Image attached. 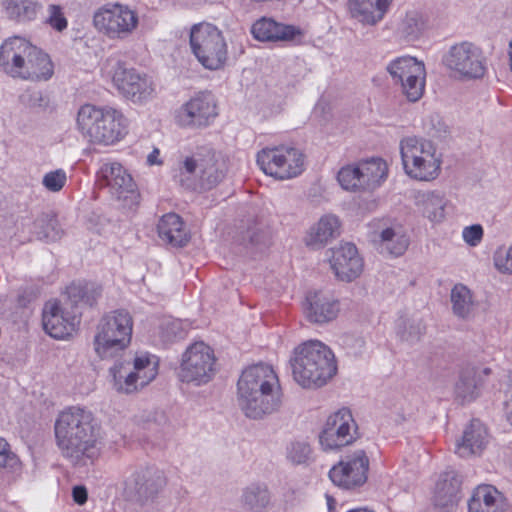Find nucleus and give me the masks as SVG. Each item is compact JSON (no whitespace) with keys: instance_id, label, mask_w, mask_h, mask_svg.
<instances>
[{"instance_id":"1","label":"nucleus","mask_w":512,"mask_h":512,"mask_svg":"<svg viewBox=\"0 0 512 512\" xmlns=\"http://www.w3.org/2000/svg\"><path fill=\"white\" fill-rule=\"evenodd\" d=\"M56 446L74 466L92 463L100 453L99 431L91 411L72 406L62 411L54 424Z\"/></svg>"},{"instance_id":"2","label":"nucleus","mask_w":512,"mask_h":512,"mask_svg":"<svg viewBox=\"0 0 512 512\" xmlns=\"http://www.w3.org/2000/svg\"><path fill=\"white\" fill-rule=\"evenodd\" d=\"M102 294V287L93 282L79 281L66 289L67 301L73 311L61 308L57 301H48L43 309V328L55 339L70 336L80 322L78 308L93 306Z\"/></svg>"},{"instance_id":"3","label":"nucleus","mask_w":512,"mask_h":512,"mask_svg":"<svg viewBox=\"0 0 512 512\" xmlns=\"http://www.w3.org/2000/svg\"><path fill=\"white\" fill-rule=\"evenodd\" d=\"M289 363L295 382L307 389L326 385L337 372L334 353L319 340H308L295 347Z\"/></svg>"},{"instance_id":"4","label":"nucleus","mask_w":512,"mask_h":512,"mask_svg":"<svg viewBox=\"0 0 512 512\" xmlns=\"http://www.w3.org/2000/svg\"><path fill=\"white\" fill-rule=\"evenodd\" d=\"M76 126L90 143L104 146L121 141L128 133V119L110 106L82 105L77 112Z\"/></svg>"},{"instance_id":"5","label":"nucleus","mask_w":512,"mask_h":512,"mask_svg":"<svg viewBox=\"0 0 512 512\" xmlns=\"http://www.w3.org/2000/svg\"><path fill=\"white\" fill-rule=\"evenodd\" d=\"M223 159L210 147H199L178 162L174 180L189 190H209L225 177Z\"/></svg>"},{"instance_id":"6","label":"nucleus","mask_w":512,"mask_h":512,"mask_svg":"<svg viewBox=\"0 0 512 512\" xmlns=\"http://www.w3.org/2000/svg\"><path fill=\"white\" fill-rule=\"evenodd\" d=\"M133 320L123 309L105 314L94 336V350L101 359H111L124 351L131 341Z\"/></svg>"},{"instance_id":"7","label":"nucleus","mask_w":512,"mask_h":512,"mask_svg":"<svg viewBox=\"0 0 512 512\" xmlns=\"http://www.w3.org/2000/svg\"><path fill=\"white\" fill-rule=\"evenodd\" d=\"M400 154L405 173L412 179L432 181L441 169V155L432 141L406 137L400 141Z\"/></svg>"},{"instance_id":"8","label":"nucleus","mask_w":512,"mask_h":512,"mask_svg":"<svg viewBox=\"0 0 512 512\" xmlns=\"http://www.w3.org/2000/svg\"><path fill=\"white\" fill-rule=\"evenodd\" d=\"M190 47L201 65L209 70L221 69L228 58L227 43L222 31L207 22L190 29Z\"/></svg>"},{"instance_id":"9","label":"nucleus","mask_w":512,"mask_h":512,"mask_svg":"<svg viewBox=\"0 0 512 512\" xmlns=\"http://www.w3.org/2000/svg\"><path fill=\"white\" fill-rule=\"evenodd\" d=\"M103 69L118 91L132 102L141 103L153 96L155 88L151 79L133 68L128 69L119 59L108 58Z\"/></svg>"},{"instance_id":"10","label":"nucleus","mask_w":512,"mask_h":512,"mask_svg":"<svg viewBox=\"0 0 512 512\" xmlns=\"http://www.w3.org/2000/svg\"><path fill=\"white\" fill-rule=\"evenodd\" d=\"M257 164L267 175L280 180L290 179L303 172L304 155L295 147H267L258 152Z\"/></svg>"},{"instance_id":"11","label":"nucleus","mask_w":512,"mask_h":512,"mask_svg":"<svg viewBox=\"0 0 512 512\" xmlns=\"http://www.w3.org/2000/svg\"><path fill=\"white\" fill-rule=\"evenodd\" d=\"M213 349L203 341L191 344L182 355L179 378L196 386L207 384L216 372Z\"/></svg>"},{"instance_id":"12","label":"nucleus","mask_w":512,"mask_h":512,"mask_svg":"<svg viewBox=\"0 0 512 512\" xmlns=\"http://www.w3.org/2000/svg\"><path fill=\"white\" fill-rule=\"evenodd\" d=\"M394 84H400L403 94L411 102L418 101L424 92L426 71L424 64L411 56L392 60L386 67Z\"/></svg>"},{"instance_id":"13","label":"nucleus","mask_w":512,"mask_h":512,"mask_svg":"<svg viewBox=\"0 0 512 512\" xmlns=\"http://www.w3.org/2000/svg\"><path fill=\"white\" fill-rule=\"evenodd\" d=\"M93 22L97 30L110 39H125L138 26V15L128 6L106 5L95 12Z\"/></svg>"},{"instance_id":"14","label":"nucleus","mask_w":512,"mask_h":512,"mask_svg":"<svg viewBox=\"0 0 512 512\" xmlns=\"http://www.w3.org/2000/svg\"><path fill=\"white\" fill-rule=\"evenodd\" d=\"M166 485L164 473L154 467L140 469L124 482L123 496L126 500L146 505L154 501Z\"/></svg>"},{"instance_id":"15","label":"nucleus","mask_w":512,"mask_h":512,"mask_svg":"<svg viewBox=\"0 0 512 512\" xmlns=\"http://www.w3.org/2000/svg\"><path fill=\"white\" fill-rule=\"evenodd\" d=\"M357 424L348 408L330 415L319 435L320 445L325 451L337 450L352 444L357 437Z\"/></svg>"},{"instance_id":"16","label":"nucleus","mask_w":512,"mask_h":512,"mask_svg":"<svg viewBox=\"0 0 512 512\" xmlns=\"http://www.w3.org/2000/svg\"><path fill=\"white\" fill-rule=\"evenodd\" d=\"M369 465L366 452L358 449L347 454L334 465L329 471V478L343 489H354L366 483Z\"/></svg>"},{"instance_id":"17","label":"nucleus","mask_w":512,"mask_h":512,"mask_svg":"<svg viewBox=\"0 0 512 512\" xmlns=\"http://www.w3.org/2000/svg\"><path fill=\"white\" fill-rule=\"evenodd\" d=\"M35 45L20 36L10 37L0 46V67L13 78L35 75L34 66L27 61L24 64L23 57H29L35 53Z\"/></svg>"},{"instance_id":"18","label":"nucleus","mask_w":512,"mask_h":512,"mask_svg":"<svg viewBox=\"0 0 512 512\" xmlns=\"http://www.w3.org/2000/svg\"><path fill=\"white\" fill-rule=\"evenodd\" d=\"M217 105L210 92H200L175 113L176 123L184 128H204L217 117Z\"/></svg>"},{"instance_id":"19","label":"nucleus","mask_w":512,"mask_h":512,"mask_svg":"<svg viewBox=\"0 0 512 512\" xmlns=\"http://www.w3.org/2000/svg\"><path fill=\"white\" fill-rule=\"evenodd\" d=\"M444 62L450 70L465 78H481L486 71L481 50L470 42H461L452 46Z\"/></svg>"},{"instance_id":"20","label":"nucleus","mask_w":512,"mask_h":512,"mask_svg":"<svg viewBox=\"0 0 512 512\" xmlns=\"http://www.w3.org/2000/svg\"><path fill=\"white\" fill-rule=\"evenodd\" d=\"M282 392L277 374L272 366L258 363L246 368L237 383V393L256 391Z\"/></svg>"},{"instance_id":"21","label":"nucleus","mask_w":512,"mask_h":512,"mask_svg":"<svg viewBox=\"0 0 512 512\" xmlns=\"http://www.w3.org/2000/svg\"><path fill=\"white\" fill-rule=\"evenodd\" d=\"M99 174L101 183L109 188L115 199L124 202L134 201L137 196L135 183L121 164L105 163Z\"/></svg>"},{"instance_id":"22","label":"nucleus","mask_w":512,"mask_h":512,"mask_svg":"<svg viewBox=\"0 0 512 512\" xmlns=\"http://www.w3.org/2000/svg\"><path fill=\"white\" fill-rule=\"evenodd\" d=\"M238 405L246 417L263 419L278 411L282 405V392L256 391V393H237Z\"/></svg>"},{"instance_id":"23","label":"nucleus","mask_w":512,"mask_h":512,"mask_svg":"<svg viewBox=\"0 0 512 512\" xmlns=\"http://www.w3.org/2000/svg\"><path fill=\"white\" fill-rule=\"evenodd\" d=\"M331 252L330 266L338 279L352 281L361 274L363 261L354 244H341Z\"/></svg>"},{"instance_id":"24","label":"nucleus","mask_w":512,"mask_h":512,"mask_svg":"<svg viewBox=\"0 0 512 512\" xmlns=\"http://www.w3.org/2000/svg\"><path fill=\"white\" fill-rule=\"evenodd\" d=\"M462 498L461 480L454 471H448L440 475L433 496L436 508L441 512H451Z\"/></svg>"},{"instance_id":"25","label":"nucleus","mask_w":512,"mask_h":512,"mask_svg":"<svg viewBox=\"0 0 512 512\" xmlns=\"http://www.w3.org/2000/svg\"><path fill=\"white\" fill-rule=\"evenodd\" d=\"M340 310L338 300L322 292H310L304 303L306 318L316 324H324L334 320Z\"/></svg>"},{"instance_id":"26","label":"nucleus","mask_w":512,"mask_h":512,"mask_svg":"<svg viewBox=\"0 0 512 512\" xmlns=\"http://www.w3.org/2000/svg\"><path fill=\"white\" fill-rule=\"evenodd\" d=\"M251 34L262 42L291 41L301 34L293 25H285L272 18L262 17L251 26Z\"/></svg>"},{"instance_id":"27","label":"nucleus","mask_w":512,"mask_h":512,"mask_svg":"<svg viewBox=\"0 0 512 512\" xmlns=\"http://www.w3.org/2000/svg\"><path fill=\"white\" fill-rule=\"evenodd\" d=\"M488 443V433L484 424L473 419L465 428L461 440L457 441L455 452L462 458L479 455Z\"/></svg>"},{"instance_id":"28","label":"nucleus","mask_w":512,"mask_h":512,"mask_svg":"<svg viewBox=\"0 0 512 512\" xmlns=\"http://www.w3.org/2000/svg\"><path fill=\"white\" fill-rule=\"evenodd\" d=\"M392 0H350L349 7L353 18L365 25H376L387 14Z\"/></svg>"},{"instance_id":"29","label":"nucleus","mask_w":512,"mask_h":512,"mask_svg":"<svg viewBox=\"0 0 512 512\" xmlns=\"http://www.w3.org/2000/svg\"><path fill=\"white\" fill-rule=\"evenodd\" d=\"M340 234V221L335 215L322 216L305 237V243L312 249H320Z\"/></svg>"},{"instance_id":"30","label":"nucleus","mask_w":512,"mask_h":512,"mask_svg":"<svg viewBox=\"0 0 512 512\" xmlns=\"http://www.w3.org/2000/svg\"><path fill=\"white\" fill-rule=\"evenodd\" d=\"M501 493L490 485L478 486L468 501V512H503Z\"/></svg>"},{"instance_id":"31","label":"nucleus","mask_w":512,"mask_h":512,"mask_svg":"<svg viewBox=\"0 0 512 512\" xmlns=\"http://www.w3.org/2000/svg\"><path fill=\"white\" fill-rule=\"evenodd\" d=\"M159 238L171 246L182 247L189 241V235L180 216L168 213L162 216L158 226Z\"/></svg>"},{"instance_id":"32","label":"nucleus","mask_w":512,"mask_h":512,"mask_svg":"<svg viewBox=\"0 0 512 512\" xmlns=\"http://www.w3.org/2000/svg\"><path fill=\"white\" fill-rule=\"evenodd\" d=\"M6 17L17 24H29L37 19L42 8L39 0H2Z\"/></svg>"},{"instance_id":"33","label":"nucleus","mask_w":512,"mask_h":512,"mask_svg":"<svg viewBox=\"0 0 512 512\" xmlns=\"http://www.w3.org/2000/svg\"><path fill=\"white\" fill-rule=\"evenodd\" d=\"M408 244V238L400 225L387 227L379 233L378 250L382 254L401 256L406 251Z\"/></svg>"},{"instance_id":"34","label":"nucleus","mask_w":512,"mask_h":512,"mask_svg":"<svg viewBox=\"0 0 512 512\" xmlns=\"http://www.w3.org/2000/svg\"><path fill=\"white\" fill-rule=\"evenodd\" d=\"M480 374L475 368L462 370L455 385L456 399L461 403H469L479 395Z\"/></svg>"},{"instance_id":"35","label":"nucleus","mask_w":512,"mask_h":512,"mask_svg":"<svg viewBox=\"0 0 512 512\" xmlns=\"http://www.w3.org/2000/svg\"><path fill=\"white\" fill-rule=\"evenodd\" d=\"M117 391L130 394L141 388L131 362H117L110 368Z\"/></svg>"},{"instance_id":"36","label":"nucleus","mask_w":512,"mask_h":512,"mask_svg":"<svg viewBox=\"0 0 512 512\" xmlns=\"http://www.w3.org/2000/svg\"><path fill=\"white\" fill-rule=\"evenodd\" d=\"M31 233L36 239L49 242L59 240L64 231L55 215L45 213L35 219Z\"/></svg>"},{"instance_id":"37","label":"nucleus","mask_w":512,"mask_h":512,"mask_svg":"<svg viewBox=\"0 0 512 512\" xmlns=\"http://www.w3.org/2000/svg\"><path fill=\"white\" fill-rule=\"evenodd\" d=\"M364 190L373 189L387 176V165L380 158L359 162Z\"/></svg>"},{"instance_id":"38","label":"nucleus","mask_w":512,"mask_h":512,"mask_svg":"<svg viewBox=\"0 0 512 512\" xmlns=\"http://www.w3.org/2000/svg\"><path fill=\"white\" fill-rule=\"evenodd\" d=\"M131 366L141 388L148 385L158 374V359L149 353L137 354Z\"/></svg>"},{"instance_id":"39","label":"nucleus","mask_w":512,"mask_h":512,"mask_svg":"<svg viewBox=\"0 0 512 512\" xmlns=\"http://www.w3.org/2000/svg\"><path fill=\"white\" fill-rule=\"evenodd\" d=\"M241 503L252 512L263 511L270 503V493L265 485L251 484L242 493Z\"/></svg>"},{"instance_id":"40","label":"nucleus","mask_w":512,"mask_h":512,"mask_svg":"<svg viewBox=\"0 0 512 512\" xmlns=\"http://www.w3.org/2000/svg\"><path fill=\"white\" fill-rule=\"evenodd\" d=\"M35 53L29 57H23L24 64L29 61L34 67L35 75L21 76L24 80H48L53 75V64L48 54L35 46Z\"/></svg>"},{"instance_id":"41","label":"nucleus","mask_w":512,"mask_h":512,"mask_svg":"<svg viewBox=\"0 0 512 512\" xmlns=\"http://www.w3.org/2000/svg\"><path fill=\"white\" fill-rule=\"evenodd\" d=\"M453 313L459 318H467L472 312L474 302L472 292L463 284H456L451 290Z\"/></svg>"},{"instance_id":"42","label":"nucleus","mask_w":512,"mask_h":512,"mask_svg":"<svg viewBox=\"0 0 512 512\" xmlns=\"http://www.w3.org/2000/svg\"><path fill=\"white\" fill-rule=\"evenodd\" d=\"M423 214L432 222H441L445 217L446 201L436 192H428L420 196Z\"/></svg>"},{"instance_id":"43","label":"nucleus","mask_w":512,"mask_h":512,"mask_svg":"<svg viewBox=\"0 0 512 512\" xmlns=\"http://www.w3.org/2000/svg\"><path fill=\"white\" fill-rule=\"evenodd\" d=\"M424 27L425 21L423 16L417 11H411L406 13L398 27V31L403 37L414 40L421 35Z\"/></svg>"},{"instance_id":"44","label":"nucleus","mask_w":512,"mask_h":512,"mask_svg":"<svg viewBox=\"0 0 512 512\" xmlns=\"http://www.w3.org/2000/svg\"><path fill=\"white\" fill-rule=\"evenodd\" d=\"M189 323L180 319L168 318L160 326L161 337L164 341L172 342L185 338Z\"/></svg>"},{"instance_id":"45","label":"nucleus","mask_w":512,"mask_h":512,"mask_svg":"<svg viewBox=\"0 0 512 512\" xmlns=\"http://www.w3.org/2000/svg\"><path fill=\"white\" fill-rule=\"evenodd\" d=\"M337 178L339 184L345 190H364L359 163L357 165H347L342 167L338 172Z\"/></svg>"},{"instance_id":"46","label":"nucleus","mask_w":512,"mask_h":512,"mask_svg":"<svg viewBox=\"0 0 512 512\" xmlns=\"http://www.w3.org/2000/svg\"><path fill=\"white\" fill-rule=\"evenodd\" d=\"M311 455V448L307 442L294 441L286 448L287 459L295 465L305 464Z\"/></svg>"},{"instance_id":"47","label":"nucleus","mask_w":512,"mask_h":512,"mask_svg":"<svg viewBox=\"0 0 512 512\" xmlns=\"http://www.w3.org/2000/svg\"><path fill=\"white\" fill-rule=\"evenodd\" d=\"M397 331L402 340L413 343L420 339V336L425 331V325L421 319H413L408 322L402 321L398 325Z\"/></svg>"},{"instance_id":"48","label":"nucleus","mask_w":512,"mask_h":512,"mask_svg":"<svg viewBox=\"0 0 512 512\" xmlns=\"http://www.w3.org/2000/svg\"><path fill=\"white\" fill-rule=\"evenodd\" d=\"M20 466L21 462L12 451L10 444L6 439L0 437V470L17 471L20 469Z\"/></svg>"},{"instance_id":"49","label":"nucleus","mask_w":512,"mask_h":512,"mask_svg":"<svg viewBox=\"0 0 512 512\" xmlns=\"http://www.w3.org/2000/svg\"><path fill=\"white\" fill-rule=\"evenodd\" d=\"M66 181V172L63 169H56L43 176L42 184L50 192H59L65 186Z\"/></svg>"},{"instance_id":"50","label":"nucleus","mask_w":512,"mask_h":512,"mask_svg":"<svg viewBox=\"0 0 512 512\" xmlns=\"http://www.w3.org/2000/svg\"><path fill=\"white\" fill-rule=\"evenodd\" d=\"M494 265L501 273L512 274V246L499 247L494 253Z\"/></svg>"},{"instance_id":"51","label":"nucleus","mask_w":512,"mask_h":512,"mask_svg":"<svg viewBox=\"0 0 512 512\" xmlns=\"http://www.w3.org/2000/svg\"><path fill=\"white\" fill-rule=\"evenodd\" d=\"M47 23L57 31H62L67 27V20L58 5H49L47 8Z\"/></svg>"},{"instance_id":"52","label":"nucleus","mask_w":512,"mask_h":512,"mask_svg":"<svg viewBox=\"0 0 512 512\" xmlns=\"http://www.w3.org/2000/svg\"><path fill=\"white\" fill-rule=\"evenodd\" d=\"M484 231L480 224L467 226L462 231L463 240L471 247L479 245L483 239Z\"/></svg>"},{"instance_id":"53","label":"nucleus","mask_w":512,"mask_h":512,"mask_svg":"<svg viewBox=\"0 0 512 512\" xmlns=\"http://www.w3.org/2000/svg\"><path fill=\"white\" fill-rule=\"evenodd\" d=\"M249 240L254 245L266 244L268 234L261 229H252L248 231Z\"/></svg>"},{"instance_id":"54","label":"nucleus","mask_w":512,"mask_h":512,"mask_svg":"<svg viewBox=\"0 0 512 512\" xmlns=\"http://www.w3.org/2000/svg\"><path fill=\"white\" fill-rule=\"evenodd\" d=\"M72 496L77 504H84L87 501V490L84 486H75L72 490Z\"/></svg>"},{"instance_id":"55","label":"nucleus","mask_w":512,"mask_h":512,"mask_svg":"<svg viewBox=\"0 0 512 512\" xmlns=\"http://www.w3.org/2000/svg\"><path fill=\"white\" fill-rule=\"evenodd\" d=\"M159 150L158 149H154L147 157V163L149 165H155V164H161V161L158 159L159 157Z\"/></svg>"},{"instance_id":"56","label":"nucleus","mask_w":512,"mask_h":512,"mask_svg":"<svg viewBox=\"0 0 512 512\" xmlns=\"http://www.w3.org/2000/svg\"><path fill=\"white\" fill-rule=\"evenodd\" d=\"M332 503H333V499L330 496H327V504H328L329 510H331V508H332Z\"/></svg>"},{"instance_id":"57","label":"nucleus","mask_w":512,"mask_h":512,"mask_svg":"<svg viewBox=\"0 0 512 512\" xmlns=\"http://www.w3.org/2000/svg\"><path fill=\"white\" fill-rule=\"evenodd\" d=\"M357 342L359 343L360 346H363L364 344V340L361 338L357 339Z\"/></svg>"},{"instance_id":"58","label":"nucleus","mask_w":512,"mask_h":512,"mask_svg":"<svg viewBox=\"0 0 512 512\" xmlns=\"http://www.w3.org/2000/svg\"><path fill=\"white\" fill-rule=\"evenodd\" d=\"M489 371H490V370H489L488 368H485V369L483 370V372H484V373H486V374H487V373H489Z\"/></svg>"}]
</instances>
